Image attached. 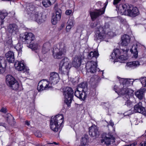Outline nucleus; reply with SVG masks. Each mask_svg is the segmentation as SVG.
<instances>
[{"label": "nucleus", "instance_id": "obj_1", "mask_svg": "<svg viewBox=\"0 0 146 146\" xmlns=\"http://www.w3.org/2000/svg\"><path fill=\"white\" fill-rule=\"evenodd\" d=\"M100 21H97L96 23L93 22L90 24V26L92 28L96 27L95 31L96 37V40H100V41L108 37L113 36V33L110 31L109 26L108 24L106 23L104 25H102Z\"/></svg>", "mask_w": 146, "mask_h": 146}, {"label": "nucleus", "instance_id": "obj_2", "mask_svg": "<svg viewBox=\"0 0 146 146\" xmlns=\"http://www.w3.org/2000/svg\"><path fill=\"white\" fill-rule=\"evenodd\" d=\"M25 6L29 20L35 21L40 25L44 22L42 13L35 11V7L32 3H27Z\"/></svg>", "mask_w": 146, "mask_h": 146}, {"label": "nucleus", "instance_id": "obj_3", "mask_svg": "<svg viewBox=\"0 0 146 146\" xmlns=\"http://www.w3.org/2000/svg\"><path fill=\"white\" fill-rule=\"evenodd\" d=\"M116 7L119 15L134 17L139 14V10L137 7H133L127 4H121L118 7Z\"/></svg>", "mask_w": 146, "mask_h": 146}, {"label": "nucleus", "instance_id": "obj_4", "mask_svg": "<svg viewBox=\"0 0 146 146\" xmlns=\"http://www.w3.org/2000/svg\"><path fill=\"white\" fill-rule=\"evenodd\" d=\"M127 52L123 49H114L111 55L110 59L111 61L113 60L114 63L117 62H124L128 58Z\"/></svg>", "mask_w": 146, "mask_h": 146}, {"label": "nucleus", "instance_id": "obj_5", "mask_svg": "<svg viewBox=\"0 0 146 146\" xmlns=\"http://www.w3.org/2000/svg\"><path fill=\"white\" fill-rule=\"evenodd\" d=\"M64 121V116L61 114L57 115L51 118L50 127L53 131L57 132L61 131L62 127V124Z\"/></svg>", "mask_w": 146, "mask_h": 146}, {"label": "nucleus", "instance_id": "obj_6", "mask_svg": "<svg viewBox=\"0 0 146 146\" xmlns=\"http://www.w3.org/2000/svg\"><path fill=\"white\" fill-rule=\"evenodd\" d=\"M67 47L64 43H60L53 49V56L55 58L60 59L65 55Z\"/></svg>", "mask_w": 146, "mask_h": 146}, {"label": "nucleus", "instance_id": "obj_7", "mask_svg": "<svg viewBox=\"0 0 146 146\" xmlns=\"http://www.w3.org/2000/svg\"><path fill=\"white\" fill-rule=\"evenodd\" d=\"M63 92L64 98V102L68 107L70 106L73 97L72 89L69 87H66L63 89Z\"/></svg>", "mask_w": 146, "mask_h": 146}, {"label": "nucleus", "instance_id": "obj_8", "mask_svg": "<svg viewBox=\"0 0 146 146\" xmlns=\"http://www.w3.org/2000/svg\"><path fill=\"white\" fill-rule=\"evenodd\" d=\"M114 89L115 92L117 93L119 95H126V96L129 97V96H132L133 94V91L126 87L123 86L121 87L120 85L119 87L117 86H115L114 87Z\"/></svg>", "mask_w": 146, "mask_h": 146}, {"label": "nucleus", "instance_id": "obj_9", "mask_svg": "<svg viewBox=\"0 0 146 146\" xmlns=\"http://www.w3.org/2000/svg\"><path fill=\"white\" fill-rule=\"evenodd\" d=\"M71 64L69 59L65 57L60 62L59 70L63 72H67L71 67Z\"/></svg>", "mask_w": 146, "mask_h": 146}, {"label": "nucleus", "instance_id": "obj_10", "mask_svg": "<svg viewBox=\"0 0 146 146\" xmlns=\"http://www.w3.org/2000/svg\"><path fill=\"white\" fill-rule=\"evenodd\" d=\"M97 61L92 60L88 61L86 65L87 72L93 73L95 72L97 70Z\"/></svg>", "mask_w": 146, "mask_h": 146}, {"label": "nucleus", "instance_id": "obj_11", "mask_svg": "<svg viewBox=\"0 0 146 146\" xmlns=\"http://www.w3.org/2000/svg\"><path fill=\"white\" fill-rule=\"evenodd\" d=\"M142 103L139 102L138 104L135 105L134 107V111L131 112V110H129L127 112L128 115L133 113L134 112H138L146 115V112L145 108L142 106Z\"/></svg>", "mask_w": 146, "mask_h": 146}, {"label": "nucleus", "instance_id": "obj_12", "mask_svg": "<svg viewBox=\"0 0 146 146\" xmlns=\"http://www.w3.org/2000/svg\"><path fill=\"white\" fill-rule=\"evenodd\" d=\"M51 87L50 82L46 79H43L40 81L38 83L37 88L39 92L47 90Z\"/></svg>", "mask_w": 146, "mask_h": 146}, {"label": "nucleus", "instance_id": "obj_13", "mask_svg": "<svg viewBox=\"0 0 146 146\" xmlns=\"http://www.w3.org/2000/svg\"><path fill=\"white\" fill-rule=\"evenodd\" d=\"M20 37L22 38L24 40L23 41L28 44L30 43L35 39L34 35L31 33H26L24 34H21Z\"/></svg>", "mask_w": 146, "mask_h": 146}, {"label": "nucleus", "instance_id": "obj_14", "mask_svg": "<svg viewBox=\"0 0 146 146\" xmlns=\"http://www.w3.org/2000/svg\"><path fill=\"white\" fill-rule=\"evenodd\" d=\"M59 80V76L57 73L53 72L50 73L49 82L51 86L57 84Z\"/></svg>", "mask_w": 146, "mask_h": 146}, {"label": "nucleus", "instance_id": "obj_15", "mask_svg": "<svg viewBox=\"0 0 146 146\" xmlns=\"http://www.w3.org/2000/svg\"><path fill=\"white\" fill-rule=\"evenodd\" d=\"M7 31L11 35H14L18 32L17 26L15 24H10L7 26Z\"/></svg>", "mask_w": 146, "mask_h": 146}, {"label": "nucleus", "instance_id": "obj_16", "mask_svg": "<svg viewBox=\"0 0 146 146\" xmlns=\"http://www.w3.org/2000/svg\"><path fill=\"white\" fill-rule=\"evenodd\" d=\"M115 138L109 134H106L105 137H103V139L101 140V143L107 145H109L111 142H115Z\"/></svg>", "mask_w": 146, "mask_h": 146}, {"label": "nucleus", "instance_id": "obj_17", "mask_svg": "<svg viewBox=\"0 0 146 146\" xmlns=\"http://www.w3.org/2000/svg\"><path fill=\"white\" fill-rule=\"evenodd\" d=\"M121 87H127L133 84V81L131 79L120 78L119 79Z\"/></svg>", "mask_w": 146, "mask_h": 146}, {"label": "nucleus", "instance_id": "obj_18", "mask_svg": "<svg viewBox=\"0 0 146 146\" xmlns=\"http://www.w3.org/2000/svg\"><path fill=\"white\" fill-rule=\"evenodd\" d=\"M16 69L18 71L25 72L26 71V66L23 61H17L14 64Z\"/></svg>", "mask_w": 146, "mask_h": 146}, {"label": "nucleus", "instance_id": "obj_19", "mask_svg": "<svg viewBox=\"0 0 146 146\" xmlns=\"http://www.w3.org/2000/svg\"><path fill=\"white\" fill-rule=\"evenodd\" d=\"M80 88H77L75 92L74 95L78 98L84 100L86 98V95L84 92H82Z\"/></svg>", "mask_w": 146, "mask_h": 146}, {"label": "nucleus", "instance_id": "obj_20", "mask_svg": "<svg viewBox=\"0 0 146 146\" xmlns=\"http://www.w3.org/2000/svg\"><path fill=\"white\" fill-rule=\"evenodd\" d=\"M104 9L103 10H97L96 11L91 12L90 13L92 19L94 20L96 18L100 15L103 14L104 12Z\"/></svg>", "mask_w": 146, "mask_h": 146}, {"label": "nucleus", "instance_id": "obj_21", "mask_svg": "<svg viewBox=\"0 0 146 146\" xmlns=\"http://www.w3.org/2000/svg\"><path fill=\"white\" fill-rule=\"evenodd\" d=\"M99 133L98 129L95 125H92L89 128V134L91 136L96 137L98 135Z\"/></svg>", "mask_w": 146, "mask_h": 146}, {"label": "nucleus", "instance_id": "obj_22", "mask_svg": "<svg viewBox=\"0 0 146 146\" xmlns=\"http://www.w3.org/2000/svg\"><path fill=\"white\" fill-rule=\"evenodd\" d=\"M7 60L9 62L13 63L15 60L14 55L13 52L11 51H9L5 54Z\"/></svg>", "mask_w": 146, "mask_h": 146}, {"label": "nucleus", "instance_id": "obj_23", "mask_svg": "<svg viewBox=\"0 0 146 146\" xmlns=\"http://www.w3.org/2000/svg\"><path fill=\"white\" fill-rule=\"evenodd\" d=\"M82 59L80 56H76L74 58L72 62L73 66L77 68L79 67L81 63Z\"/></svg>", "mask_w": 146, "mask_h": 146}, {"label": "nucleus", "instance_id": "obj_24", "mask_svg": "<svg viewBox=\"0 0 146 146\" xmlns=\"http://www.w3.org/2000/svg\"><path fill=\"white\" fill-rule=\"evenodd\" d=\"M130 41V36L128 35H124L121 38V44L123 46H126L129 42Z\"/></svg>", "mask_w": 146, "mask_h": 146}, {"label": "nucleus", "instance_id": "obj_25", "mask_svg": "<svg viewBox=\"0 0 146 146\" xmlns=\"http://www.w3.org/2000/svg\"><path fill=\"white\" fill-rule=\"evenodd\" d=\"M140 65V62L138 61H136L127 62L126 66L128 68H134L139 66Z\"/></svg>", "mask_w": 146, "mask_h": 146}, {"label": "nucleus", "instance_id": "obj_26", "mask_svg": "<svg viewBox=\"0 0 146 146\" xmlns=\"http://www.w3.org/2000/svg\"><path fill=\"white\" fill-rule=\"evenodd\" d=\"M99 54L97 50L91 51L89 54L88 58L89 59H94V61H96V59L98 57Z\"/></svg>", "mask_w": 146, "mask_h": 146}, {"label": "nucleus", "instance_id": "obj_27", "mask_svg": "<svg viewBox=\"0 0 146 146\" xmlns=\"http://www.w3.org/2000/svg\"><path fill=\"white\" fill-rule=\"evenodd\" d=\"M16 80L11 75H7L6 78V83L8 85L10 86Z\"/></svg>", "mask_w": 146, "mask_h": 146}, {"label": "nucleus", "instance_id": "obj_28", "mask_svg": "<svg viewBox=\"0 0 146 146\" xmlns=\"http://www.w3.org/2000/svg\"><path fill=\"white\" fill-rule=\"evenodd\" d=\"M138 47L137 44H134L130 50L131 52L133 54V56L135 58H137L138 56V52L137 50Z\"/></svg>", "mask_w": 146, "mask_h": 146}, {"label": "nucleus", "instance_id": "obj_29", "mask_svg": "<svg viewBox=\"0 0 146 146\" xmlns=\"http://www.w3.org/2000/svg\"><path fill=\"white\" fill-rule=\"evenodd\" d=\"M145 91L144 88L141 89L136 92L135 96L139 99H142L143 98Z\"/></svg>", "mask_w": 146, "mask_h": 146}, {"label": "nucleus", "instance_id": "obj_30", "mask_svg": "<svg viewBox=\"0 0 146 146\" xmlns=\"http://www.w3.org/2000/svg\"><path fill=\"white\" fill-rule=\"evenodd\" d=\"M29 47L31 48L32 50H35L36 53H38L40 48V45L37 43H34L33 44H30L29 45Z\"/></svg>", "mask_w": 146, "mask_h": 146}, {"label": "nucleus", "instance_id": "obj_31", "mask_svg": "<svg viewBox=\"0 0 146 146\" xmlns=\"http://www.w3.org/2000/svg\"><path fill=\"white\" fill-rule=\"evenodd\" d=\"M5 62L4 57L3 56H0V74L4 73L5 71V68L2 67V64H3Z\"/></svg>", "mask_w": 146, "mask_h": 146}, {"label": "nucleus", "instance_id": "obj_32", "mask_svg": "<svg viewBox=\"0 0 146 146\" xmlns=\"http://www.w3.org/2000/svg\"><path fill=\"white\" fill-rule=\"evenodd\" d=\"M23 47L22 44L20 43H18L15 46V48L17 51L19 55H21L22 54V49Z\"/></svg>", "mask_w": 146, "mask_h": 146}, {"label": "nucleus", "instance_id": "obj_33", "mask_svg": "<svg viewBox=\"0 0 146 146\" xmlns=\"http://www.w3.org/2000/svg\"><path fill=\"white\" fill-rule=\"evenodd\" d=\"M7 15V13L5 11H0V18L1 25L3 24V20Z\"/></svg>", "mask_w": 146, "mask_h": 146}, {"label": "nucleus", "instance_id": "obj_34", "mask_svg": "<svg viewBox=\"0 0 146 146\" xmlns=\"http://www.w3.org/2000/svg\"><path fill=\"white\" fill-rule=\"evenodd\" d=\"M10 86L11 87L13 90H16L18 89L19 85L18 82L16 80Z\"/></svg>", "mask_w": 146, "mask_h": 146}, {"label": "nucleus", "instance_id": "obj_35", "mask_svg": "<svg viewBox=\"0 0 146 146\" xmlns=\"http://www.w3.org/2000/svg\"><path fill=\"white\" fill-rule=\"evenodd\" d=\"M50 46V44L48 42L44 43L42 46V51L43 53H45V52L47 50V48Z\"/></svg>", "mask_w": 146, "mask_h": 146}, {"label": "nucleus", "instance_id": "obj_36", "mask_svg": "<svg viewBox=\"0 0 146 146\" xmlns=\"http://www.w3.org/2000/svg\"><path fill=\"white\" fill-rule=\"evenodd\" d=\"M87 87L86 84L85 83H82L79 85L78 88H80V89H81L82 92H84V90L85 89L86 90Z\"/></svg>", "mask_w": 146, "mask_h": 146}, {"label": "nucleus", "instance_id": "obj_37", "mask_svg": "<svg viewBox=\"0 0 146 146\" xmlns=\"http://www.w3.org/2000/svg\"><path fill=\"white\" fill-rule=\"evenodd\" d=\"M42 4L44 7H47L51 5L49 0H42Z\"/></svg>", "mask_w": 146, "mask_h": 146}, {"label": "nucleus", "instance_id": "obj_38", "mask_svg": "<svg viewBox=\"0 0 146 146\" xmlns=\"http://www.w3.org/2000/svg\"><path fill=\"white\" fill-rule=\"evenodd\" d=\"M60 18L58 19V17L55 16H53L52 17L51 22L53 25H55L56 24L57 22L59 21Z\"/></svg>", "mask_w": 146, "mask_h": 146}, {"label": "nucleus", "instance_id": "obj_39", "mask_svg": "<svg viewBox=\"0 0 146 146\" xmlns=\"http://www.w3.org/2000/svg\"><path fill=\"white\" fill-rule=\"evenodd\" d=\"M88 137L87 136H85L82 137L81 140V143L82 144H88Z\"/></svg>", "mask_w": 146, "mask_h": 146}, {"label": "nucleus", "instance_id": "obj_40", "mask_svg": "<svg viewBox=\"0 0 146 146\" xmlns=\"http://www.w3.org/2000/svg\"><path fill=\"white\" fill-rule=\"evenodd\" d=\"M143 140L141 143L140 146H146V130L145 134L142 136Z\"/></svg>", "mask_w": 146, "mask_h": 146}, {"label": "nucleus", "instance_id": "obj_41", "mask_svg": "<svg viewBox=\"0 0 146 146\" xmlns=\"http://www.w3.org/2000/svg\"><path fill=\"white\" fill-rule=\"evenodd\" d=\"M140 81L142 86L143 87L146 86V77H142L140 79Z\"/></svg>", "mask_w": 146, "mask_h": 146}, {"label": "nucleus", "instance_id": "obj_42", "mask_svg": "<svg viewBox=\"0 0 146 146\" xmlns=\"http://www.w3.org/2000/svg\"><path fill=\"white\" fill-rule=\"evenodd\" d=\"M61 11L60 9H58L56 11V15L55 16L58 17V19H60Z\"/></svg>", "mask_w": 146, "mask_h": 146}, {"label": "nucleus", "instance_id": "obj_43", "mask_svg": "<svg viewBox=\"0 0 146 146\" xmlns=\"http://www.w3.org/2000/svg\"><path fill=\"white\" fill-rule=\"evenodd\" d=\"M74 21L73 20L71 19H69L67 22V25L73 27L74 26Z\"/></svg>", "mask_w": 146, "mask_h": 146}, {"label": "nucleus", "instance_id": "obj_44", "mask_svg": "<svg viewBox=\"0 0 146 146\" xmlns=\"http://www.w3.org/2000/svg\"><path fill=\"white\" fill-rule=\"evenodd\" d=\"M125 105H127L128 107L132 106V103L130 100H128L125 102Z\"/></svg>", "mask_w": 146, "mask_h": 146}, {"label": "nucleus", "instance_id": "obj_45", "mask_svg": "<svg viewBox=\"0 0 146 146\" xmlns=\"http://www.w3.org/2000/svg\"><path fill=\"white\" fill-rule=\"evenodd\" d=\"M7 43L8 44L9 47H12L13 45L12 41L11 39H9L7 42Z\"/></svg>", "mask_w": 146, "mask_h": 146}, {"label": "nucleus", "instance_id": "obj_46", "mask_svg": "<svg viewBox=\"0 0 146 146\" xmlns=\"http://www.w3.org/2000/svg\"><path fill=\"white\" fill-rule=\"evenodd\" d=\"M73 12L71 10H67L65 12V14L67 15H70Z\"/></svg>", "mask_w": 146, "mask_h": 146}, {"label": "nucleus", "instance_id": "obj_47", "mask_svg": "<svg viewBox=\"0 0 146 146\" xmlns=\"http://www.w3.org/2000/svg\"><path fill=\"white\" fill-rule=\"evenodd\" d=\"M72 27L69 26L68 25L66 27V30L67 32H68L70 31V29L72 28Z\"/></svg>", "mask_w": 146, "mask_h": 146}, {"label": "nucleus", "instance_id": "obj_48", "mask_svg": "<svg viewBox=\"0 0 146 146\" xmlns=\"http://www.w3.org/2000/svg\"><path fill=\"white\" fill-rule=\"evenodd\" d=\"M35 135L38 137H41L42 136V135L41 133L40 132H36L35 133Z\"/></svg>", "mask_w": 146, "mask_h": 146}, {"label": "nucleus", "instance_id": "obj_49", "mask_svg": "<svg viewBox=\"0 0 146 146\" xmlns=\"http://www.w3.org/2000/svg\"><path fill=\"white\" fill-rule=\"evenodd\" d=\"M65 23H62L60 26L59 28V30H62L65 26Z\"/></svg>", "mask_w": 146, "mask_h": 146}, {"label": "nucleus", "instance_id": "obj_50", "mask_svg": "<svg viewBox=\"0 0 146 146\" xmlns=\"http://www.w3.org/2000/svg\"><path fill=\"white\" fill-rule=\"evenodd\" d=\"M121 0H114L113 2V5H116Z\"/></svg>", "mask_w": 146, "mask_h": 146}, {"label": "nucleus", "instance_id": "obj_51", "mask_svg": "<svg viewBox=\"0 0 146 146\" xmlns=\"http://www.w3.org/2000/svg\"><path fill=\"white\" fill-rule=\"evenodd\" d=\"M137 142L136 141H135L129 145L130 146H135L137 145Z\"/></svg>", "mask_w": 146, "mask_h": 146}, {"label": "nucleus", "instance_id": "obj_52", "mask_svg": "<svg viewBox=\"0 0 146 146\" xmlns=\"http://www.w3.org/2000/svg\"><path fill=\"white\" fill-rule=\"evenodd\" d=\"M1 111L3 113L6 112V109L5 108H2L1 109Z\"/></svg>", "mask_w": 146, "mask_h": 146}, {"label": "nucleus", "instance_id": "obj_53", "mask_svg": "<svg viewBox=\"0 0 146 146\" xmlns=\"http://www.w3.org/2000/svg\"><path fill=\"white\" fill-rule=\"evenodd\" d=\"M49 1L50 2L51 4L54 3L56 1V0H49Z\"/></svg>", "mask_w": 146, "mask_h": 146}, {"label": "nucleus", "instance_id": "obj_54", "mask_svg": "<svg viewBox=\"0 0 146 146\" xmlns=\"http://www.w3.org/2000/svg\"><path fill=\"white\" fill-rule=\"evenodd\" d=\"M110 125L111 126L113 127L114 125V123L112 121L110 120L109 122Z\"/></svg>", "mask_w": 146, "mask_h": 146}, {"label": "nucleus", "instance_id": "obj_55", "mask_svg": "<svg viewBox=\"0 0 146 146\" xmlns=\"http://www.w3.org/2000/svg\"><path fill=\"white\" fill-rule=\"evenodd\" d=\"M80 146H89L88 144H82L80 143Z\"/></svg>", "mask_w": 146, "mask_h": 146}, {"label": "nucleus", "instance_id": "obj_56", "mask_svg": "<svg viewBox=\"0 0 146 146\" xmlns=\"http://www.w3.org/2000/svg\"><path fill=\"white\" fill-rule=\"evenodd\" d=\"M25 123L26 125L29 126L30 125V122L27 121H26L25 122Z\"/></svg>", "mask_w": 146, "mask_h": 146}, {"label": "nucleus", "instance_id": "obj_57", "mask_svg": "<svg viewBox=\"0 0 146 146\" xmlns=\"http://www.w3.org/2000/svg\"><path fill=\"white\" fill-rule=\"evenodd\" d=\"M48 144H54L56 145H58L59 144V143H57L56 142H53L52 143H48Z\"/></svg>", "mask_w": 146, "mask_h": 146}, {"label": "nucleus", "instance_id": "obj_58", "mask_svg": "<svg viewBox=\"0 0 146 146\" xmlns=\"http://www.w3.org/2000/svg\"><path fill=\"white\" fill-rule=\"evenodd\" d=\"M95 78V81H97L98 80V79H99V77L98 76L96 75H95L94 76Z\"/></svg>", "mask_w": 146, "mask_h": 146}, {"label": "nucleus", "instance_id": "obj_59", "mask_svg": "<svg viewBox=\"0 0 146 146\" xmlns=\"http://www.w3.org/2000/svg\"><path fill=\"white\" fill-rule=\"evenodd\" d=\"M108 3V2L106 1V3H105V5H104V9L106 7V6L107 5Z\"/></svg>", "mask_w": 146, "mask_h": 146}, {"label": "nucleus", "instance_id": "obj_60", "mask_svg": "<svg viewBox=\"0 0 146 146\" xmlns=\"http://www.w3.org/2000/svg\"><path fill=\"white\" fill-rule=\"evenodd\" d=\"M101 4V3L100 2H98L97 4V6H98L99 5H100Z\"/></svg>", "mask_w": 146, "mask_h": 146}, {"label": "nucleus", "instance_id": "obj_61", "mask_svg": "<svg viewBox=\"0 0 146 146\" xmlns=\"http://www.w3.org/2000/svg\"><path fill=\"white\" fill-rule=\"evenodd\" d=\"M143 57H144V58H146V54L144 55L143 56Z\"/></svg>", "mask_w": 146, "mask_h": 146}, {"label": "nucleus", "instance_id": "obj_62", "mask_svg": "<svg viewBox=\"0 0 146 146\" xmlns=\"http://www.w3.org/2000/svg\"><path fill=\"white\" fill-rule=\"evenodd\" d=\"M2 125V126H4V127H5V124H2V125Z\"/></svg>", "mask_w": 146, "mask_h": 146}, {"label": "nucleus", "instance_id": "obj_63", "mask_svg": "<svg viewBox=\"0 0 146 146\" xmlns=\"http://www.w3.org/2000/svg\"><path fill=\"white\" fill-rule=\"evenodd\" d=\"M98 70H98V71H100V70L99 69H98Z\"/></svg>", "mask_w": 146, "mask_h": 146}, {"label": "nucleus", "instance_id": "obj_64", "mask_svg": "<svg viewBox=\"0 0 146 146\" xmlns=\"http://www.w3.org/2000/svg\"><path fill=\"white\" fill-rule=\"evenodd\" d=\"M143 103H145V102H144V101H143Z\"/></svg>", "mask_w": 146, "mask_h": 146}]
</instances>
